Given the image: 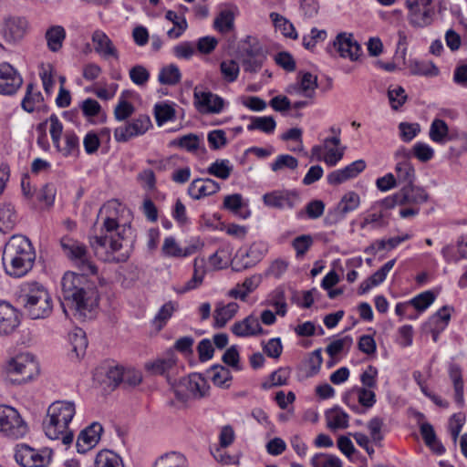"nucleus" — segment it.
<instances>
[{"label":"nucleus","instance_id":"obj_50","mask_svg":"<svg viewBox=\"0 0 467 467\" xmlns=\"http://www.w3.org/2000/svg\"><path fill=\"white\" fill-rule=\"evenodd\" d=\"M301 89L303 90V96L312 99L315 97V90L317 88V78L309 72H306L302 75L300 81L298 82Z\"/></svg>","mask_w":467,"mask_h":467},{"label":"nucleus","instance_id":"obj_53","mask_svg":"<svg viewBox=\"0 0 467 467\" xmlns=\"http://www.w3.org/2000/svg\"><path fill=\"white\" fill-rule=\"evenodd\" d=\"M65 147L62 149L57 148L64 156L76 155L79 151V140L73 131H67L65 134Z\"/></svg>","mask_w":467,"mask_h":467},{"label":"nucleus","instance_id":"obj_6","mask_svg":"<svg viewBox=\"0 0 467 467\" xmlns=\"http://www.w3.org/2000/svg\"><path fill=\"white\" fill-rule=\"evenodd\" d=\"M64 254L79 271L92 275H97L98 267L91 260L87 246L78 240L65 236L60 240Z\"/></svg>","mask_w":467,"mask_h":467},{"label":"nucleus","instance_id":"obj_60","mask_svg":"<svg viewBox=\"0 0 467 467\" xmlns=\"http://www.w3.org/2000/svg\"><path fill=\"white\" fill-rule=\"evenodd\" d=\"M399 130L401 140L410 142L420 133V126L418 123L400 122Z\"/></svg>","mask_w":467,"mask_h":467},{"label":"nucleus","instance_id":"obj_17","mask_svg":"<svg viewBox=\"0 0 467 467\" xmlns=\"http://www.w3.org/2000/svg\"><path fill=\"white\" fill-rule=\"evenodd\" d=\"M19 325L17 310L9 302L0 300V336L12 334Z\"/></svg>","mask_w":467,"mask_h":467},{"label":"nucleus","instance_id":"obj_24","mask_svg":"<svg viewBox=\"0 0 467 467\" xmlns=\"http://www.w3.org/2000/svg\"><path fill=\"white\" fill-rule=\"evenodd\" d=\"M219 189V183L213 179H196L189 185L188 193L192 199L199 200L217 192Z\"/></svg>","mask_w":467,"mask_h":467},{"label":"nucleus","instance_id":"obj_35","mask_svg":"<svg viewBox=\"0 0 467 467\" xmlns=\"http://www.w3.org/2000/svg\"><path fill=\"white\" fill-rule=\"evenodd\" d=\"M179 304L174 301L165 303L158 311L152 321L157 330H161L167 324L168 320L172 317L173 313L178 310Z\"/></svg>","mask_w":467,"mask_h":467},{"label":"nucleus","instance_id":"obj_5","mask_svg":"<svg viewBox=\"0 0 467 467\" xmlns=\"http://www.w3.org/2000/svg\"><path fill=\"white\" fill-rule=\"evenodd\" d=\"M76 413L74 402L66 400L54 401L47 409V416L43 420V430L50 440H61L63 444L69 445L73 441L74 434L69 430Z\"/></svg>","mask_w":467,"mask_h":467},{"label":"nucleus","instance_id":"obj_48","mask_svg":"<svg viewBox=\"0 0 467 467\" xmlns=\"http://www.w3.org/2000/svg\"><path fill=\"white\" fill-rule=\"evenodd\" d=\"M220 70L225 81L232 83L238 78L239 64L234 59L223 60L220 64Z\"/></svg>","mask_w":467,"mask_h":467},{"label":"nucleus","instance_id":"obj_43","mask_svg":"<svg viewBox=\"0 0 467 467\" xmlns=\"http://www.w3.org/2000/svg\"><path fill=\"white\" fill-rule=\"evenodd\" d=\"M95 467H123L122 461L112 451L103 450L99 451L94 462Z\"/></svg>","mask_w":467,"mask_h":467},{"label":"nucleus","instance_id":"obj_7","mask_svg":"<svg viewBox=\"0 0 467 467\" xmlns=\"http://www.w3.org/2000/svg\"><path fill=\"white\" fill-rule=\"evenodd\" d=\"M39 372V365L29 353L12 358L6 366L7 379L14 384H23L31 380Z\"/></svg>","mask_w":467,"mask_h":467},{"label":"nucleus","instance_id":"obj_20","mask_svg":"<svg viewBox=\"0 0 467 467\" xmlns=\"http://www.w3.org/2000/svg\"><path fill=\"white\" fill-rule=\"evenodd\" d=\"M366 169V162L358 160L343 169L336 170L327 175V182L331 185H338L344 182L357 177Z\"/></svg>","mask_w":467,"mask_h":467},{"label":"nucleus","instance_id":"obj_41","mask_svg":"<svg viewBox=\"0 0 467 467\" xmlns=\"http://www.w3.org/2000/svg\"><path fill=\"white\" fill-rule=\"evenodd\" d=\"M153 467H188L186 458L180 452L171 451L161 456Z\"/></svg>","mask_w":467,"mask_h":467},{"label":"nucleus","instance_id":"obj_9","mask_svg":"<svg viewBox=\"0 0 467 467\" xmlns=\"http://www.w3.org/2000/svg\"><path fill=\"white\" fill-rule=\"evenodd\" d=\"M52 458V451L48 449L36 450L26 443L16 446L15 459L22 467H47Z\"/></svg>","mask_w":467,"mask_h":467},{"label":"nucleus","instance_id":"obj_52","mask_svg":"<svg viewBox=\"0 0 467 467\" xmlns=\"http://www.w3.org/2000/svg\"><path fill=\"white\" fill-rule=\"evenodd\" d=\"M16 220L14 208L10 205L0 207V232L11 230Z\"/></svg>","mask_w":467,"mask_h":467},{"label":"nucleus","instance_id":"obj_57","mask_svg":"<svg viewBox=\"0 0 467 467\" xmlns=\"http://www.w3.org/2000/svg\"><path fill=\"white\" fill-rule=\"evenodd\" d=\"M134 109V106L127 101L124 98V94H122L115 107L114 117L119 121L125 120L133 114Z\"/></svg>","mask_w":467,"mask_h":467},{"label":"nucleus","instance_id":"obj_19","mask_svg":"<svg viewBox=\"0 0 467 467\" xmlns=\"http://www.w3.org/2000/svg\"><path fill=\"white\" fill-rule=\"evenodd\" d=\"M400 205L418 206L429 200V193L414 183L403 185L399 191Z\"/></svg>","mask_w":467,"mask_h":467},{"label":"nucleus","instance_id":"obj_14","mask_svg":"<svg viewBox=\"0 0 467 467\" xmlns=\"http://www.w3.org/2000/svg\"><path fill=\"white\" fill-rule=\"evenodd\" d=\"M23 78L9 63H0V94L13 95L21 88Z\"/></svg>","mask_w":467,"mask_h":467},{"label":"nucleus","instance_id":"obj_29","mask_svg":"<svg viewBox=\"0 0 467 467\" xmlns=\"http://www.w3.org/2000/svg\"><path fill=\"white\" fill-rule=\"evenodd\" d=\"M396 180L400 185L414 183L416 180L415 169L409 160L398 161L395 166Z\"/></svg>","mask_w":467,"mask_h":467},{"label":"nucleus","instance_id":"obj_56","mask_svg":"<svg viewBox=\"0 0 467 467\" xmlns=\"http://www.w3.org/2000/svg\"><path fill=\"white\" fill-rule=\"evenodd\" d=\"M269 306L275 309V314L285 317L287 312L285 292L282 289H275L269 300Z\"/></svg>","mask_w":467,"mask_h":467},{"label":"nucleus","instance_id":"obj_58","mask_svg":"<svg viewBox=\"0 0 467 467\" xmlns=\"http://www.w3.org/2000/svg\"><path fill=\"white\" fill-rule=\"evenodd\" d=\"M388 98L392 109L398 110L406 102L407 94L402 87L397 86L393 88H389Z\"/></svg>","mask_w":467,"mask_h":467},{"label":"nucleus","instance_id":"obj_25","mask_svg":"<svg viewBox=\"0 0 467 467\" xmlns=\"http://www.w3.org/2000/svg\"><path fill=\"white\" fill-rule=\"evenodd\" d=\"M92 42L95 51L103 57H113L119 58V53L110 38L101 30H96L92 34Z\"/></svg>","mask_w":467,"mask_h":467},{"label":"nucleus","instance_id":"obj_51","mask_svg":"<svg viewBox=\"0 0 467 467\" xmlns=\"http://www.w3.org/2000/svg\"><path fill=\"white\" fill-rule=\"evenodd\" d=\"M297 167V159L289 154L278 155L275 161L271 163V170L275 172L279 171L285 168L289 170H296Z\"/></svg>","mask_w":467,"mask_h":467},{"label":"nucleus","instance_id":"obj_42","mask_svg":"<svg viewBox=\"0 0 467 467\" xmlns=\"http://www.w3.org/2000/svg\"><path fill=\"white\" fill-rule=\"evenodd\" d=\"M326 417L330 429H346L348 426V415L339 408L330 410Z\"/></svg>","mask_w":467,"mask_h":467},{"label":"nucleus","instance_id":"obj_3","mask_svg":"<svg viewBox=\"0 0 467 467\" xmlns=\"http://www.w3.org/2000/svg\"><path fill=\"white\" fill-rule=\"evenodd\" d=\"M119 223L117 219L111 217V213L106 216L100 229V234L89 238V244L95 254H99L100 251H105L104 260L116 263L126 262L130 254L128 251L121 252L122 240L126 231L125 225L119 231Z\"/></svg>","mask_w":467,"mask_h":467},{"label":"nucleus","instance_id":"obj_47","mask_svg":"<svg viewBox=\"0 0 467 467\" xmlns=\"http://www.w3.org/2000/svg\"><path fill=\"white\" fill-rule=\"evenodd\" d=\"M314 244V239L310 234H302L292 241V247L296 251V258H303Z\"/></svg>","mask_w":467,"mask_h":467},{"label":"nucleus","instance_id":"obj_23","mask_svg":"<svg viewBox=\"0 0 467 467\" xmlns=\"http://www.w3.org/2000/svg\"><path fill=\"white\" fill-rule=\"evenodd\" d=\"M231 331L235 336L241 337L257 336L264 333L258 318L253 315H249L243 320L235 322L232 326Z\"/></svg>","mask_w":467,"mask_h":467},{"label":"nucleus","instance_id":"obj_10","mask_svg":"<svg viewBox=\"0 0 467 467\" xmlns=\"http://www.w3.org/2000/svg\"><path fill=\"white\" fill-rule=\"evenodd\" d=\"M409 23L413 27L422 28L431 25L435 16L432 0H407Z\"/></svg>","mask_w":467,"mask_h":467},{"label":"nucleus","instance_id":"obj_39","mask_svg":"<svg viewBox=\"0 0 467 467\" xmlns=\"http://www.w3.org/2000/svg\"><path fill=\"white\" fill-rule=\"evenodd\" d=\"M35 86L29 83L26 86V92L22 99V109L27 112H33L36 108L43 101V96L40 91H34Z\"/></svg>","mask_w":467,"mask_h":467},{"label":"nucleus","instance_id":"obj_38","mask_svg":"<svg viewBox=\"0 0 467 467\" xmlns=\"http://www.w3.org/2000/svg\"><path fill=\"white\" fill-rule=\"evenodd\" d=\"M211 379L215 386L220 388H228L230 380H232L231 371L223 365L216 364L208 370Z\"/></svg>","mask_w":467,"mask_h":467},{"label":"nucleus","instance_id":"obj_62","mask_svg":"<svg viewBox=\"0 0 467 467\" xmlns=\"http://www.w3.org/2000/svg\"><path fill=\"white\" fill-rule=\"evenodd\" d=\"M154 111L158 125H162L175 117V109L168 104H156Z\"/></svg>","mask_w":467,"mask_h":467},{"label":"nucleus","instance_id":"obj_22","mask_svg":"<svg viewBox=\"0 0 467 467\" xmlns=\"http://www.w3.org/2000/svg\"><path fill=\"white\" fill-rule=\"evenodd\" d=\"M180 387L185 388L191 397L195 399L203 398L209 390L206 379L198 373H193L187 378L181 379Z\"/></svg>","mask_w":467,"mask_h":467},{"label":"nucleus","instance_id":"obj_11","mask_svg":"<svg viewBox=\"0 0 467 467\" xmlns=\"http://www.w3.org/2000/svg\"><path fill=\"white\" fill-rule=\"evenodd\" d=\"M360 204L359 195L353 191L346 192L337 206L329 210L324 219L326 225H335L343 221L347 214L354 212Z\"/></svg>","mask_w":467,"mask_h":467},{"label":"nucleus","instance_id":"obj_16","mask_svg":"<svg viewBox=\"0 0 467 467\" xmlns=\"http://www.w3.org/2000/svg\"><path fill=\"white\" fill-rule=\"evenodd\" d=\"M28 28V22L25 17L10 16L5 18L1 29L5 41L16 42L21 40Z\"/></svg>","mask_w":467,"mask_h":467},{"label":"nucleus","instance_id":"obj_32","mask_svg":"<svg viewBox=\"0 0 467 467\" xmlns=\"http://www.w3.org/2000/svg\"><path fill=\"white\" fill-rule=\"evenodd\" d=\"M69 342L72 347V352L76 358H79L86 353L88 348V339L85 331L82 328L76 327L68 335Z\"/></svg>","mask_w":467,"mask_h":467},{"label":"nucleus","instance_id":"obj_21","mask_svg":"<svg viewBox=\"0 0 467 467\" xmlns=\"http://www.w3.org/2000/svg\"><path fill=\"white\" fill-rule=\"evenodd\" d=\"M389 224V215L386 211L377 207V204L371 207L364 213L360 228L369 227L371 230H379L387 228Z\"/></svg>","mask_w":467,"mask_h":467},{"label":"nucleus","instance_id":"obj_59","mask_svg":"<svg viewBox=\"0 0 467 467\" xmlns=\"http://www.w3.org/2000/svg\"><path fill=\"white\" fill-rule=\"evenodd\" d=\"M130 80L137 86H145L150 79L149 70L142 65H135L129 71Z\"/></svg>","mask_w":467,"mask_h":467},{"label":"nucleus","instance_id":"obj_54","mask_svg":"<svg viewBox=\"0 0 467 467\" xmlns=\"http://www.w3.org/2000/svg\"><path fill=\"white\" fill-rule=\"evenodd\" d=\"M435 300V295L432 291L422 292L413 297L409 303L418 311L426 310Z\"/></svg>","mask_w":467,"mask_h":467},{"label":"nucleus","instance_id":"obj_36","mask_svg":"<svg viewBox=\"0 0 467 467\" xmlns=\"http://www.w3.org/2000/svg\"><path fill=\"white\" fill-rule=\"evenodd\" d=\"M406 65L411 75L433 77L439 74L438 67L430 61L410 60Z\"/></svg>","mask_w":467,"mask_h":467},{"label":"nucleus","instance_id":"obj_15","mask_svg":"<svg viewBox=\"0 0 467 467\" xmlns=\"http://www.w3.org/2000/svg\"><path fill=\"white\" fill-rule=\"evenodd\" d=\"M333 46L343 58H349L351 61L358 59L362 53L360 45L354 39L351 33L341 32L337 35Z\"/></svg>","mask_w":467,"mask_h":467},{"label":"nucleus","instance_id":"obj_2","mask_svg":"<svg viewBox=\"0 0 467 467\" xmlns=\"http://www.w3.org/2000/svg\"><path fill=\"white\" fill-rule=\"evenodd\" d=\"M36 252L30 240L24 235H13L5 244L2 262L6 275L19 278L34 266Z\"/></svg>","mask_w":467,"mask_h":467},{"label":"nucleus","instance_id":"obj_4","mask_svg":"<svg viewBox=\"0 0 467 467\" xmlns=\"http://www.w3.org/2000/svg\"><path fill=\"white\" fill-rule=\"evenodd\" d=\"M16 302L23 313L31 319L48 317L53 310L52 297L47 289L38 282H25L16 293Z\"/></svg>","mask_w":467,"mask_h":467},{"label":"nucleus","instance_id":"obj_31","mask_svg":"<svg viewBox=\"0 0 467 467\" xmlns=\"http://www.w3.org/2000/svg\"><path fill=\"white\" fill-rule=\"evenodd\" d=\"M420 431L425 444L435 453L442 454L445 451L443 445L438 441L435 431L431 423H421Z\"/></svg>","mask_w":467,"mask_h":467},{"label":"nucleus","instance_id":"obj_61","mask_svg":"<svg viewBox=\"0 0 467 467\" xmlns=\"http://www.w3.org/2000/svg\"><path fill=\"white\" fill-rule=\"evenodd\" d=\"M352 338L348 336L336 339L327 345L326 348V352L329 358H337V356L341 353L346 347L349 348L352 345Z\"/></svg>","mask_w":467,"mask_h":467},{"label":"nucleus","instance_id":"obj_13","mask_svg":"<svg viewBox=\"0 0 467 467\" xmlns=\"http://www.w3.org/2000/svg\"><path fill=\"white\" fill-rule=\"evenodd\" d=\"M300 197L295 190H276L264 194V203L276 209H293L299 202Z\"/></svg>","mask_w":467,"mask_h":467},{"label":"nucleus","instance_id":"obj_55","mask_svg":"<svg viewBox=\"0 0 467 467\" xmlns=\"http://www.w3.org/2000/svg\"><path fill=\"white\" fill-rule=\"evenodd\" d=\"M383 425L384 421L379 417H374L368 422L370 439L377 446H381V441L384 438L381 432Z\"/></svg>","mask_w":467,"mask_h":467},{"label":"nucleus","instance_id":"obj_46","mask_svg":"<svg viewBox=\"0 0 467 467\" xmlns=\"http://www.w3.org/2000/svg\"><path fill=\"white\" fill-rule=\"evenodd\" d=\"M233 167L229 165L228 160H216L212 163L207 171L209 174L213 175L222 180H226L230 177Z\"/></svg>","mask_w":467,"mask_h":467},{"label":"nucleus","instance_id":"obj_12","mask_svg":"<svg viewBox=\"0 0 467 467\" xmlns=\"http://www.w3.org/2000/svg\"><path fill=\"white\" fill-rule=\"evenodd\" d=\"M193 103L202 114H218L224 107V101L220 96L209 90H202L198 87L193 91Z\"/></svg>","mask_w":467,"mask_h":467},{"label":"nucleus","instance_id":"obj_63","mask_svg":"<svg viewBox=\"0 0 467 467\" xmlns=\"http://www.w3.org/2000/svg\"><path fill=\"white\" fill-rule=\"evenodd\" d=\"M412 155L422 162H427L434 156L433 149L424 142H417L412 148Z\"/></svg>","mask_w":467,"mask_h":467},{"label":"nucleus","instance_id":"obj_34","mask_svg":"<svg viewBox=\"0 0 467 467\" xmlns=\"http://www.w3.org/2000/svg\"><path fill=\"white\" fill-rule=\"evenodd\" d=\"M250 124L247 126L249 131L258 130L266 134H272L276 127V122L272 116H251Z\"/></svg>","mask_w":467,"mask_h":467},{"label":"nucleus","instance_id":"obj_40","mask_svg":"<svg viewBox=\"0 0 467 467\" xmlns=\"http://www.w3.org/2000/svg\"><path fill=\"white\" fill-rule=\"evenodd\" d=\"M182 74L174 64L163 67L159 73L158 80L162 85L174 86L181 81Z\"/></svg>","mask_w":467,"mask_h":467},{"label":"nucleus","instance_id":"obj_1","mask_svg":"<svg viewBox=\"0 0 467 467\" xmlns=\"http://www.w3.org/2000/svg\"><path fill=\"white\" fill-rule=\"evenodd\" d=\"M89 274L67 272L61 279L62 296L74 317L80 320L92 318L99 306V293Z\"/></svg>","mask_w":467,"mask_h":467},{"label":"nucleus","instance_id":"obj_18","mask_svg":"<svg viewBox=\"0 0 467 467\" xmlns=\"http://www.w3.org/2000/svg\"><path fill=\"white\" fill-rule=\"evenodd\" d=\"M103 431L101 424L94 422L80 431L76 447L79 453H86L97 445Z\"/></svg>","mask_w":467,"mask_h":467},{"label":"nucleus","instance_id":"obj_64","mask_svg":"<svg viewBox=\"0 0 467 467\" xmlns=\"http://www.w3.org/2000/svg\"><path fill=\"white\" fill-rule=\"evenodd\" d=\"M128 124L133 134L135 136H140L144 134L149 130V128L151 126V121L149 116L140 115L138 118L134 119Z\"/></svg>","mask_w":467,"mask_h":467},{"label":"nucleus","instance_id":"obj_37","mask_svg":"<svg viewBox=\"0 0 467 467\" xmlns=\"http://www.w3.org/2000/svg\"><path fill=\"white\" fill-rule=\"evenodd\" d=\"M269 16L275 27L280 30L285 37H289L291 39H296L298 37L294 25L285 16L275 12H272Z\"/></svg>","mask_w":467,"mask_h":467},{"label":"nucleus","instance_id":"obj_26","mask_svg":"<svg viewBox=\"0 0 467 467\" xmlns=\"http://www.w3.org/2000/svg\"><path fill=\"white\" fill-rule=\"evenodd\" d=\"M340 138L333 136L324 140V150L327 153L324 155L323 161L329 167H334L344 156L345 147L338 148Z\"/></svg>","mask_w":467,"mask_h":467},{"label":"nucleus","instance_id":"obj_49","mask_svg":"<svg viewBox=\"0 0 467 467\" xmlns=\"http://www.w3.org/2000/svg\"><path fill=\"white\" fill-rule=\"evenodd\" d=\"M177 358L173 352L168 353L164 358L158 359L151 365V369L155 374L164 375L174 368Z\"/></svg>","mask_w":467,"mask_h":467},{"label":"nucleus","instance_id":"obj_33","mask_svg":"<svg viewBox=\"0 0 467 467\" xmlns=\"http://www.w3.org/2000/svg\"><path fill=\"white\" fill-rule=\"evenodd\" d=\"M47 47L52 52H57L63 45L66 38V31L61 26H52L45 35Z\"/></svg>","mask_w":467,"mask_h":467},{"label":"nucleus","instance_id":"obj_30","mask_svg":"<svg viewBox=\"0 0 467 467\" xmlns=\"http://www.w3.org/2000/svg\"><path fill=\"white\" fill-rule=\"evenodd\" d=\"M429 136L436 143L445 144L453 138L449 133L447 123L441 119H434L431 124Z\"/></svg>","mask_w":467,"mask_h":467},{"label":"nucleus","instance_id":"obj_28","mask_svg":"<svg viewBox=\"0 0 467 467\" xmlns=\"http://www.w3.org/2000/svg\"><path fill=\"white\" fill-rule=\"evenodd\" d=\"M238 309L239 306L235 302H230L227 305L218 303L213 313V327L217 328L223 327L235 316Z\"/></svg>","mask_w":467,"mask_h":467},{"label":"nucleus","instance_id":"obj_44","mask_svg":"<svg viewBox=\"0 0 467 467\" xmlns=\"http://www.w3.org/2000/svg\"><path fill=\"white\" fill-rule=\"evenodd\" d=\"M234 26V16L232 11L223 10L219 13L213 22V27L220 33L230 32Z\"/></svg>","mask_w":467,"mask_h":467},{"label":"nucleus","instance_id":"obj_45","mask_svg":"<svg viewBox=\"0 0 467 467\" xmlns=\"http://www.w3.org/2000/svg\"><path fill=\"white\" fill-rule=\"evenodd\" d=\"M450 378L453 382V387L455 390V400L457 403L463 402V380L462 375L461 368L452 364L450 366L449 369Z\"/></svg>","mask_w":467,"mask_h":467},{"label":"nucleus","instance_id":"obj_27","mask_svg":"<svg viewBox=\"0 0 467 467\" xmlns=\"http://www.w3.org/2000/svg\"><path fill=\"white\" fill-rule=\"evenodd\" d=\"M206 272V259L204 257H196L193 261L192 276L185 283L180 292L186 293L198 288L202 284Z\"/></svg>","mask_w":467,"mask_h":467},{"label":"nucleus","instance_id":"obj_8","mask_svg":"<svg viewBox=\"0 0 467 467\" xmlns=\"http://www.w3.org/2000/svg\"><path fill=\"white\" fill-rule=\"evenodd\" d=\"M0 432L11 440L23 439L29 426L15 408L0 405Z\"/></svg>","mask_w":467,"mask_h":467}]
</instances>
